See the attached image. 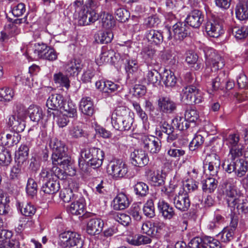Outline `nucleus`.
I'll return each instance as SVG.
<instances>
[{
  "label": "nucleus",
  "instance_id": "obj_1",
  "mask_svg": "<svg viewBox=\"0 0 248 248\" xmlns=\"http://www.w3.org/2000/svg\"><path fill=\"white\" fill-rule=\"evenodd\" d=\"M236 182L232 178H229L224 183L225 190L224 194L228 206L231 211L237 208L244 213L248 212V201L241 199V193L237 190Z\"/></svg>",
  "mask_w": 248,
  "mask_h": 248
},
{
  "label": "nucleus",
  "instance_id": "obj_2",
  "mask_svg": "<svg viewBox=\"0 0 248 248\" xmlns=\"http://www.w3.org/2000/svg\"><path fill=\"white\" fill-rule=\"evenodd\" d=\"M134 118L129 109L125 107L116 108L111 115V124L116 130L128 131L132 126Z\"/></svg>",
  "mask_w": 248,
  "mask_h": 248
},
{
  "label": "nucleus",
  "instance_id": "obj_3",
  "mask_svg": "<svg viewBox=\"0 0 248 248\" xmlns=\"http://www.w3.org/2000/svg\"><path fill=\"white\" fill-rule=\"evenodd\" d=\"M26 118V108L20 103H16L15 105L13 113L8 116L6 123L13 131L22 132L25 128Z\"/></svg>",
  "mask_w": 248,
  "mask_h": 248
},
{
  "label": "nucleus",
  "instance_id": "obj_4",
  "mask_svg": "<svg viewBox=\"0 0 248 248\" xmlns=\"http://www.w3.org/2000/svg\"><path fill=\"white\" fill-rule=\"evenodd\" d=\"M206 58V68L204 71V77L208 78L212 77L213 73L219 69L222 68L224 65V61L222 57L212 49H208L204 51Z\"/></svg>",
  "mask_w": 248,
  "mask_h": 248
},
{
  "label": "nucleus",
  "instance_id": "obj_5",
  "mask_svg": "<svg viewBox=\"0 0 248 248\" xmlns=\"http://www.w3.org/2000/svg\"><path fill=\"white\" fill-rule=\"evenodd\" d=\"M59 244L63 247L81 248L83 241L78 233L71 231L64 232L59 235Z\"/></svg>",
  "mask_w": 248,
  "mask_h": 248
},
{
  "label": "nucleus",
  "instance_id": "obj_6",
  "mask_svg": "<svg viewBox=\"0 0 248 248\" xmlns=\"http://www.w3.org/2000/svg\"><path fill=\"white\" fill-rule=\"evenodd\" d=\"M181 99L186 104H199L203 100V93L195 86L190 85L183 89Z\"/></svg>",
  "mask_w": 248,
  "mask_h": 248
},
{
  "label": "nucleus",
  "instance_id": "obj_7",
  "mask_svg": "<svg viewBox=\"0 0 248 248\" xmlns=\"http://www.w3.org/2000/svg\"><path fill=\"white\" fill-rule=\"evenodd\" d=\"M107 172L113 178H122L127 173L128 167L122 160L114 159L108 164Z\"/></svg>",
  "mask_w": 248,
  "mask_h": 248
},
{
  "label": "nucleus",
  "instance_id": "obj_8",
  "mask_svg": "<svg viewBox=\"0 0 248 248\" xmlns=\"http://www.w3.org/2000/svg\"><path fill=\"white\" fill-rule=\"evenodd\" d=\"M207 34L212 37H218L223 33L222 22L217 19L212 18L208 20L205 27Z\"/></svg>",
  "mask_w": 248,
  "mask_h": 248
},
{
  "label": "nucleus",
  "instance_id": "obj_9",
  "mask_svg": "<svg viewBox=\"0 0 248 248\" xmlns=\"http://www.w3.org/2000/svg\"><path fill=\"white\" fill-rule=\"evenodd\" d=\"M220 165V157L217 154H211L206 156L204 168H207L210 175L212 176L217 175Z\"/></svg>",
  "mask_w": 248,
  "mask_h": 248
},
{
  "label": "nucleus",
  "instance_id": "obj_10",
  "mask_svg": "<svg viewBox=\"0 0 248 248\" xmlns=\"http://www.w3.org/2000/svg\"><path fill=\"white\" fill-rule=\"evenodd\" d=\"M141 142L144 148L152 154L158 153L161 149L160 141L154 136H143L141 138Z\"/></svg>",
  "mask_w": 248,
  "mask_h": 248
},
{
  "label": "nucleus",
  "instance_id": "obj_11",
  "mask_svg": "<svg viewBox=\"0 0 248 248\" xmlns=\"http://www.w3.org/2000/svg\"><path fill=\"white\" fill-rule=\"evenodd\" d=\"M39 176L45 179L46 178H51L55 180L64 179L65 173L63 170L58 168L56 165H53L52 168H43Z\"/></svg>",
  "mask_w": 248,
  "mask_h": 248
},
{
  "label": "nucleus",
  "instance_id": "obj_12",
  "mask_svg": "<svg viewBox=\"0 0 248 248\" xmlns=\"http://www.w3.org/2000/svg\"><path fill=\"white\" fill-rule=\"evenodd\" d=\"M173 204L180 211H187L190 205V201L187 194L185 193L184 191H180L178 195H176L173 198Z\"/></svg>",
  "mask_w": 248,
  "mask_h": 248
},
{
  "label": "nucleus",
  "instance_id": "obj_13",
  "mask_svg": "<svg viewBox=\"0 0 248 248\" xmlns=\"http://www.w3.org/2000/svg\"><path fill=\"white\" fill-rule=\"evenodd\" d=\"M98 16L92 9H84L79 16L78 23L80 25L86 26L94 22L98 19Z\"/></svg>",
  "mask_w": 248,
  "mask_h": 248
},
{
  "label": "nucleus",
  "instance_id": "obj_14",
  "mask_svg": "<svg viewBox=\"0 0 248 248\" xmlns=\"http://www.w3.org/2000/svg\"><path fill=\"white\" fill-rule=\"evenodd\" d=\"M131 157L132 164L136 167H143L149 162L147 154L142 150H135L131 153Z\"/></svg>",
  "mask_w": 248,
  "mask_h": 248
},
{
  "label": "nucleus",
  "instance_id": "obj_15",
  "mask_svg": "<svg viewBox=\"0 0 248 248\" xmlns=\"http://www.w3.org/2000/svg\"><path fill=\"white\" fill-rule=\"evenodd\" d=\"M145 174L147 180L152 185L156 186L164 184V178L159 170L155 171L153 168H147L146 169Z\"/></svg>",
  "mask_w": 248,
  "mask_h": 248
},
{
  "label": "nucleus",
  "instance_id": "obj_16",
  "mask_svg": "<svg viewBox=\"0 0 248 248\" xmlns=\"http://www.w3.org/2000/svg\"><path fill=\"white\" fill-rule=\"evenodd\" d=\"M46 181V182L43 185L41 190L45 193L47 194H54L60 189L59 182L57 180L50 178H46L45 179L40 177L39 181Z\"/></svg>",
  "mask_w": 248,
  "mask_h": 248
},
{
  "label": "nucleus",
  "instance_id": "obj_17",
  "mask_svg": "<svg viewBox=\"0 0 248 248\" xmlns=\"http://www.w3.org/2000/svg\"><path fill=\"white\" fill-rule=\"evenodd\" d=\"M83 68L81 61L73 59L68 61L64 65V69L67 75L77 76Z\"/></svg>",
  "mask_w": 248,
  "mask_h": 248
},
{
  "label": "nucleus",
  "instance_id": "obj_18",
  "mask_svg": "<svg viewBox=\"0 0 248 248\" xmlns=\"http://www.w3.org/2000/svg\"><path fill=\"white\" fill-rule=\"evenodd\" d=\"M204 20V15L199 10H193L187 16L186 21L190 26L195 28H199Z\"/></svg>",
  "mask_w": 248,
  "mask_h": 248
},
{
  "label": "nucleus",
  "instance_id": "obj_19",
  "mask_svg": "<svg viewBox=\"0 0 248 248\" xmlns=\"http://www.w3.org/2000/svg\"><path fill=\"white\" fill-rule=\"evenodd\" d=\"M157 104L160 111L164 113H171L176 109V104L168 97H160Z\"/></svg>",
  "mask_w": 248,
  "mask_h": 248
},
{
  "label": "nucleus",
  "instance_id": "obj_20",
  "mask_svg": "<svg viewBox=\"0 0 248 248\" xmlns=\"http://www.w3.org/2000/svg\"><path fill=\"white\" fill-rule=\"evenodd\" d=\"M1 235H3L4 238L0 241V248H19L20 243L19 241L16 239H12L8 240L10 238L12 234L11 232L5 230L1 231Z\"/></svg>",
  "mask_w": 248,
  "mask_h": 248
},
{
  "label": "nucleus",
  "instance_id": "obj_21",
  "mask_svg": "<svg viewBox=\"0 0 248 248\" xmlns=\"http://www.w3.org/2000/svg\"><path fill=\"white\" fill-rule=\"evenodd\" d=\"M189 27L184 22H179L172 27L174 38L177 40L181 41L186 37L189 32Z\"/></svg>",
  "mask_w": 248,
  "mask_h": 248
},
{
  "label": "nucleus",
  "instance_id": "obj_22",
  "mask_svg": "<svg viewBox=\"0 0 248 248\" xmlns=\"http://www.w3.org/2000/svg\"><path fill=\"white\" fill-rule=\"evenodd\" d=\"M95 86L100 91L108 94L117 91L120 86L111 81L99 80L96 82Z\"/></svg>",
  "mask_w": 248,
  "mask_h": 248
},
{
  "label": "nucleus",
  "instance_id": "obj_23",
  "mask_svg": "<svg viewBox=\"0 0 248 248\" xmlns=\"http://www.w3.org/2000/svg\"><path fill=\"white\" fill-rule=\"evenodd\" d=\"M103 221L100 218H92L88 221L87 225V232L90 235L99 234L102 230Z\"/></svg>",
  "mask_w": 248,
  "mask_h": 248
},
{
  "label": "nucleus",
  "instance_id": "obj_24",
  "mask_svg": "<svg viewBox=\"0 0 248 248\" xmlns=\"http://www.w3.org/2000/svg\"><path fill=\"white\" fill-rule=\"evenodd\" d=\"M157 206L160 213L165 219H170L175 215L173 208L164 200H159Z\"/></svg>",
  "mask_w": 248,
  "mask_h": 248
},
{
  "label": "nucleus",
  "instance_id": "obj_25",
  "mask_svg": "<svg viewBox=\"0 0 248 248\" xmlns=\"http://www.w3.org/2000/svg\"><path fill=\"white\" fill-rule=\"evenodd\" d=\"M64 103L63 98L59 94L51 95L47 100L46 105L48 109L56 110L60 109Z\"/></svg>",
  "mask_w": 248,
  "mask_h": 248
},
{
  "label": "nucleus",
  "instance_id": "obj_26",
  "mask_svg": "<svg viewBox=\"0 0 248 248\" xmlns=\"http://www.w3.org/2000/svg\"><path fill=\"white\" fill-rule=\"evenodd\" d=\"M85 201L83 198L80 197L72 202L68 208V211L75 215H80L84 213Z\"/></svg>",
  "mask_w": 248,
  "mask_h": 248
},
{
  "label": "nucleus",
  "instance_id": "obj_27",
  "mask_svg": "<svg viewBox=\"0 0 248 248\" xmlns=\"http://www.w3.org/2000/svg\"><path fill=\"white\" fill-rule=\"evenodd\" d=\"M69 188H64L61 190L60 193V198L65 202H69L71 200L74 198L73 190H77L78 188V185L74 182L69 184Z\"/></svg>",
  "mask_w": 248,
  "mask_h": 248
},
{
  "label": "nucleus",
  "instance_id": "obj_28",
  "mask_svg": "<svg viewBox=\"0 0 248 248\" xmlns=\"http://www.w3.org/2000/svg\"><path fill=\"white\" fill-rule=\"evenodd\" d=\"M79 109L84 115L91 116L94 113L93 101L89 97H83L79 105Z\"/></svg>",
  "mask_w": 248,
  "mask_h": 248
},
{
  "label": "nucleus",
  "instance_id": "obj_29",
  "mask_svg": "<svg viewBox=\"0 0 248 248\" xmlns=\"http://www.w3.org/2000/svg\"><path fill=\"white\" fill-rule=\"evenodd\" d=\"M129 201L123 193L118 194L113 201V207L115 210H124L129 205Z\"/></svg>",
  "mask_w": 248,
  "mask_h": 248
},
{
  "label": "nucleus",
  "instance_id": "obj_30",
  "mask_svg": "<svg viewBox=\"0 0 248 248\" xmlns=\"http://www.w3.org/2000/svg\"><path fill=\"white\" fill-rule=\"evenodd\" d=\"M16 205L21 214L26 217H32L36 213V208L31 203L17 202Z\"/></svg>",
  "mask_w": 248,
  "mask_h": 248
},
{
  "label": "nucleus",
  "instance_id": "obj_31",
  "mask_svg": "<svg viewBox=\"0 0 248 248\" xmlns=\"http://www.w3.org/2000/svg\"><path fill=\"white\" fill-rule=\"evenodd\" d=\"M50 146L53 150L52 159H55L58 156L66 155L64 145L61 141L57 140H51L50 143Z\"/></svg>",
  "mask_w": 248,
  "mask_h": 248
},
{
  "label": "nucleus",
  "instance_id": "obj_32",
  "mask_svg": "<svg viewBox=\"0 0 248 248\" xmlns=\"http://www.w3.org/2000/svg\"><path fill=\"white\" fill-rule=\"evenodd\" d=\"M17 131H14L9 134H7L1 143L8 147L17 144L21 140V135Z\"/></svg>",
  "mask_w": 248,
  "mask_h": 248
},
{
  "label": "nucleus",
  "instance_id": "obj_33",
  "mask_svg": "<svg viewBox=\"0 0 248 248\" xmlns=\"http://www.w3.org/2000/svg\"><path fill=\"white\" fill-rule=\"evenodd\" d=\"M235 14L236 17L244 20L248 18V5L246 1H240L236 6Z\"/></svg>",
  "mask_w": 248,
  "mask_h": 248
},
{
  "label": "nucleus",
  "instance_id": "obj_34",
  "mask_svg": "<svg viewBox=\"0 0 248 248\" xmlns=\"http://www.w3.org/2000/svg\"><path fill=\"white\" fill-rule=\"evenodd\" d=\"M160 129L162 132L168 135V142H170L177 138L178 134L174 130L173 126L167 122H164L160 126Z\"/></svg>",
  "mask_w": 248,
  "mask_h": 248
},
{
  "label": "nucleus",
  "instance_id": "obj_35",
  "mask_svg": "<svg viewBox=\"0 0 248 248\" xmlns=\"http://www.w3.org/2000/svg\"><path fill=\"white\" fill-rule=\"evenodd\" d=\"M146 36L148 42L153 45H160L163 41L162 33L158 31L151 30L147 31Z\"/></svg>",
  "mask_w": 248,
  "mask_h": 248
},
{
  "label": "nucleus",
  "instance_id": "obj_36",
  "mask_svg": "<svg viewBox=\"0 0 248 248\" xmlns=\"http://www.w3.org/2000/svg\"><path fill=\"white\" fill-rule=\"evenodd\" d=\"M162 80L166 87H173L177 83V78L174 73L170 70H165L162 75Z\"/></svg>",
  "mask_w": 248,
  "mask_h": 248
},
{
  "label": "nucleus",
  "instance_id": "obj_37",
  "mask_svg": "<svg viewBox=\"0 0 248 248\" xmlns=\"http://www.w3.org/2000/svg\"><path fill=\"white\" fill-rule=\"evenodd\" d=\"M60 111L64 115L70 118H75L77 116V108L75 105L71 102L64 101Z\"/></svg>",
  "mask_w": 248,
  "mask_h": 248
},
{
  "label": "nucleus",
  "instance_id": "obj_38",
  "mask_svg": "<svg viewBox=\"0 0 248 248\" xmlns=\"http://www.w3.org/2000/svg\"><path fill=\"white\" fill-rule=\"evenodd\" d=\"M28 113L31 120L35 122H39L43 117V111L38 106L31 105L28 108Z\"/></svg>",
  "mask_w": 248,
  "mask_h": 248
},
{
  "label": "nucleus",
  "instance_id": "obj_39",
  "mask_svg": "<svg viewBox=\"0 0 248 248\" xmlns=\"http://www.w3.org/2000/svg\"><path fill=\"white\" fill-rule=\"evenodd\" d=\"M235 174L238 177L243 176L248 170V164L243 159L235 160Z\"/></svg>",
  "mask_w": 248,
  "mask_h": 248
},
{
  "label": "nucleus",
  "instance_id": "obj_40",
  "mask_svg": "<svg viewBox=\"0 0 248 248\" xmlns=\"http://www.w3.org/2000/svg\"><path fill=\"white\" fill-rule=\"evenodd\" d=\"M104 156L105 154L103 151L99 149L96 155L92 157V159L88 161V165L93 169L99 168L103 163Z\"/></svg>",
  "mask_w": 248,
  "mask_h": 248
},
{
  "label": "nucleus",
  "instance_id": "obj_41",
  "mask_svg": "<svg viewBox=\"0 0 248 248\" xmlns=\"http://www.w3.org/2000/svg\"><path fill=\"white\" fill-rule=\"evenodd\" d=\"M160 75L156 70L148 71L145 78L146 83L148 85L156 86L160 83Z\"/></svg>",
  "mask_w": 248,
  "mask_h": 248
},
{
  "label": "nucleus",
  "instance_id": "obj_42",
  "mask_svg": "<svg viewBox=\"0 0 248 248\" xmlns=\"http://www.w3.org/2000/svg\"><path fill=\"white\" fill-rule=\"evenodd\" d=\"M217 181L215 178L209 177L202 181V189L206 193H211L216 189Z\"/></svg>",
  "mask_w": 248,
  "mask_h": 248
},
{
  "label": "nucleus",
  "instance_id": "obj_43",
  "mask_svg": "<svg viewBox=\"0 0 248 248\" xmlns=\"http://www.w3.org/2000/svg\"><path fill=\"white\" fill-rule=\"evenodd\" d=\"M52 162L53 165H59L65 170L69 169L71 163L70 158L66 154L58 156L55 159H52Z\"/></svg>",
  "mask_w": 248,
  "mask_h": 248
},
{
  "label": "nucleus",
  "instance_id": "obj_44",
  "mask_svg": "<svg viewBox=\"0 0 248 248\" xmlns=\"http://www.w3.org/2000/svg\"><path fill=\"white\" fill-rule=\"evenodd\" d=\"M156 50L152 48V46H145L143 47L140 54L145 62L149 63L154 58L155 55Z\"/></svg>",
  "mask_w": 248,
  "mask_h": 248
},
{
  "label": "nucleus",
  "instance_id": "obj_45",
  "mask_svg": "<svg viewBox=\"0 0 248 248\" xmlns=\"http://www.w3.org/2000/svg\"><path fill=\"white\" fill-rule=\"evenodd\" d=\"M113 34L110 30L105 31H100L97 36L95 37V40L98 43L108 44L113 39Z\"/></svg>",
  "mask_w": 248,
  "mask_h": 248
},
{
  "label": "nucleus",
  "instance_id": "obj_46",
  "mask_svg": "<svg viewBox=\"0 0 248 248\" xmlns=\"http://www.w3.org/2000/svg\"><path fill=\"white\" fill-rule=\"evenodd\" d=\"M53 80L55 83L59 84L62 87L68 89L70 86V81L67 76L62 72L55 73L53 76Z\"/></svg>",
  "mask_w": 248,
  "mask_h": 248
},
{
  "label": "nucleus",
  "instance_id": "obj_47",
  "mask_svg": "<svg viewBox=\"0 0 248 248\" xmlns=\"http://www.w3.org/2000/svg\"><path fill=\"white\" fill-rule=\"evenodd\" d=\"M101 16L102 26L104 28L109 29L115 26V20L111 14L104 13L101 15Z\"/></svg>",
  "mask_w": 248,
  "mask_h": 248
},
{
  "label": "nucleus",
  "instance_id": "obj_48",
  "mask_svg": "<svg viewBox=\"0 0 248 248\" xmlns=\"http://www.w3.org/2000/svg\"><path fill=\"white\" fill-rule=\"evenodd\" d=\"M244 148V145L241 143L237 146L229 148V156L230 157V159L235 160L239 159V158L243 155Z\"/></svg>",
  "mask_w": 248,
  "mask_h": 248
},
{
  "label": "nucleus",
  "instance_id": "obj_49",
  "mask_svg": "<svg viewBox=\"0 0 248 248\" xmlns=\"http://www.w3.org/2000/svg\"><path fill=\"white\" fill-rule=\"evenodd\" d=\"M100 149L96 147H85L81 150L80 155L85 160L89 161L96 155Z\"/></svg>",
  "mask_w": 248,
  "mask_h": 248
},
{
  "label": "nucleus",
  "instance_id": "obj_50",
  "mask_svg": "<svg viewBox=\"0 0 248 248\" xmlns=\"http://www.w3.org/2000/svg\"><path fill=\"white\" fill-rule=\"evenodd\" d=\"M49 47L46 44L42 43H37L34 44V53L35 59H42L44 57L43 54L46 53Z\"/></svg>",
  "mask_w": 248,
  "mask_h": 248
},
{
  "label": "nucleus",
  "instance_id": "obj_51",
  "mask_svg": "<svg viewBox=\"0 0 248 248\" xmlns=\"http://www.w3.org/2000/svg\"><path fill=\"white\" fill-rule=\"evenodd\" d=\"M144 214L148 217L152 218L155 216V207L153 200H148L143 208Z\"/></svg>",
  "mask_w": 248,
  "mask_h": 248
},
{
  "label": "nucleus",
  "instance_id": "obj_52",
  "mask_svg": "<svg viewBox=\"0 0 248 248\" xmlns=\"http://www.w3.org/2000/svg\"><path fill=\"white\" fill-rule=\"evenodd\" d=\"M134 191L137 195L141 197L145 196L149 191V187L147 184L143 182H138L134 186Z\"/></svg>",
  "mask_w": 248,
  "mask_h": 248
},
{
  "label": "nucleus",
  "instance_id": "obj_53",
  "mask_svg": "<svg viewBox=\"0 0 248 248\" xmlns=\"http://www.w3.org/2000/svg\"><path fill=\"white\" fill-rule=\"evenodd\" d=\"M203 243L204 248H220V242L210 236H205L203 238Z\"/></svg>",
  "mask_w": 248,
  "mask_h": 248
},
{
  "label": "nucleus",
  "instance_id": "obj_54",
  "mask_svg": "<svg viewBox=\"0 0 248 248\" xmlns=\"http://www.w3.org/2000/svg\"><path fill=\"white\" fill-rule=\"evenodd\" d=\"M185 118L188 123H195L199 118V114L194 108H190L186 110Z\"/></svg>",
  "mask_w": 248,
  "mask_h": 248
},
{
  "label": "nucleus",
  "instance_id": "obj_55",
  "mask_svg": "<svg viewBox=\"0 0 248 248\" xmlns=\"http://www.w3.org/2000/svg\"><path fill=\"white\" fill-rule=\"evenodd\" d=\"M233 229L226 227L218 234V237H220L222 242H228L233 239L234 234Z\"/></svg>",
  "mask_w": 248,
  "mask_h": 248
},
{
  "label": "nucleus",
  "instance_id": "obj_56",
  "mask_svg": "<svg viewBox=\"0 0 248 248\" xmlns=\"http://www.w3.org/2000/svg\"><path fill=\"white\" fill-rule=\"evenodd\" d=\"M29 148L26 144H21L18 149L16 156L18 162H24L27 159L29 155Z\"/></svg>",
  "mask_w": 248,
  "mask_h": 248
},
{
  "label": "nucleus",
  "instance_id": "obj_57",
  "mask_svg": "<svg viewBox=\"0 0 248 248\" xmlns=\"http://www.w3.org/2000/svg\"><path fill=\"white\" fill-rule=\"evenodd\" d=\"M172 123L179 130L187 129L189 127L188 122L181 117H176L172 120Z\"/></svg>",
  "mask_w": 248,
  "mask_h": 248
},
{
  "label": "nucleus",
  "instance_id": "obj_58",
  "mask_svg": "<svg viewBox=\"0 0 248 248\" xmlns=\"http://www.w3.org/2000/svg\"><path fill=\"white\" fill-rule=\"evenodd\" d=\"M26 192L29 196L31 197L36 195L37 192V185L36 182L32 178L28 179L27 186Z\"/></svg>",
  "mask_w": 248,
  "mask_h": 248
},
{
  "label": "nucleus",
  "instance_id": "obj_59",
  "mask_svg": "<svg viewBox=\"0 0 248 248\" xmlns=\"http://www.w3.org/2000/svg\"><path fill=\"white\" fill-rule=\"evenodd\" d=\"M113 55V51L111 50L104 51L96 58V62L99 65L108 62Z\"/></svg>",
  "mask_w": 248,
  "mask_h": 248
},
{
  "label": "nucleus",
  "instance_id": "obj_60",
  "mask_svg": "<svg viewBox=\"0 0 248 248\" xmlns=\"http://www.w3.org/2000/svg\"><path fill=\"white\" fill-rule=\"evenodd\" d=\"M153 225V221H147L144 222L141 227L142 232L151 237L155 236V232L154 230Z\"/></svg>",
  "mask_w": 248,
  "mask_h": 248
},
{
  "label": "nucleus",
  "instance_id": "obj_61",
  "mask_svg": "<svg viewBox=\"0 0 248 248\" xmlns=\"http://www.w3.org/2000/svg\"><path fill=\"white\" fill-rule=\"evenodd\" d=\"M115 17L118 21L124 22L129 17L130 14L129 12L123 8H119L115 11Z\"/></svg>",
  "mask_w": 248,
  "mask_h": 248
},
{
  "label": "nucleus",
  "instance_id": "obj_62",
  "mask_svg": "<svg viewBox=\"0 0 248 248\" xmlns=\"http://www.w3.org/2000/svg\"><path fill=\"white\" fill-rule=\"evenodd\" d=\"M232 32L236 39H242L248 35V27H235L232 29Z\"/></svg>",
  "mask_w": 248,
  "mask_h": 248
},
{
  "label": "nucleus",
  "instance_id": "obj_63",
  "mask_svg": "<svg viewBox=\"0 0 248 248\" xmlns=\"http://www.w3.org/2000/svg\"><path fill=\"white\" fill-rule=\"evenodd\" d=\"M240 137L238 134L233 133L230 134L226 139V144L229 148L237 146L239 145Z\"/></svg>",
  "mask_w": 248,
  "mask_h": 248
},
{
  "label": "nucleus",
  "instance_id": "obj_64",
  "mask_svg": "<svg viewBox=\"0 0 248 248\" xmlns=\"http://www.w3.org/2000/svg\"><path fill=\"white\" fill-rule=\"evenodd\" d=\"M198 189V183L192 180L189 179L186 181L184 184V190L185 193H191Z\"/></svg>",
  "mask_w": 248,
  "mask_h": 248
}]
</instances>
